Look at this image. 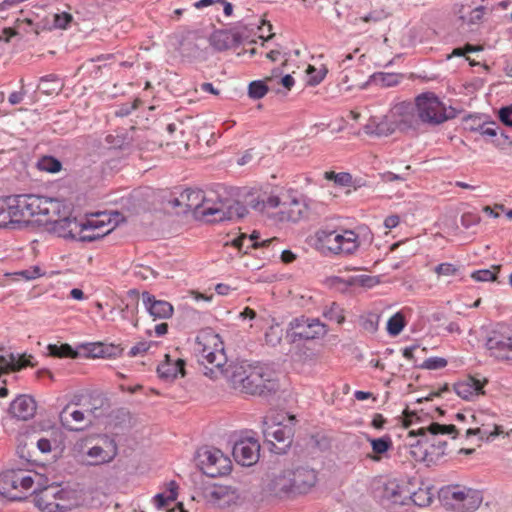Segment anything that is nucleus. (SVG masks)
<instances>
[{"instance_id": "1", "label": "nucleus", "mask_w": 512, "mask_h": 512, "mask_svg": "<svg viewBox=\"0 0 512 512\" xmlns=\"http://www.w3.org/2000/svg\"><path fill=\"white\" fill-rule=\"evenodd\" d=\"M225 378L231 388L246 394H263L276 389L273 373L265 365L251 364L246 361L231 363L227 366Z\"/></svg>"}, {"instance_id": "2", "label": "nucleus", "mask_w": 512, "mask_h": 512, "mask_svg": "<svg viewBox=\"0 0 512 512\" xmlns=\"http://www.w3.org/2000/svg\"><path fill=\"white\" fill-rule=\"evenodd\" d=\"M318 481L314 469L300 463L284 466L270 479L268 490L278 497L299 496L309 493Z\"/></svg>"}, {"instance_id": "3", "label": "nucleus", "mask_w": 512, "mask_h": 512, "mask_svg": "<svg viewBox=\"0 0 512 512\" xmlns=\"http://www.w3.org/2000/svg\"><path fill=\"white\" fill-rule=\"evenodd\" d=\"M194 353L210 379L222 378L227 373V356L220 336L212 329L201 330L195 339Z\"/></svg>"}, {"instance_id": "4", "label": "nucleus", "mask_w": 512, "mask_h": 512, "mask_svg": "<svg viewBox=\"0 0 512 512\" xmlns=\"http://www.w3.org/2000/svg\"><path fill=\"white\" fill-rule=\"evenodd\" d=\"M359 230L323 227L311 237V245L324 256H350L361 246Z\"/></svg>"}, {"instance_id": "5", "label": "nucleus", "mask_w": 512, "mask_h": 512, "mask_svg": "<svg viewBox=\"0 0 512 512\" xmlns=\"http://www.w3.org/2000/svg\"><path fill=\"white\" fill-rule=\"evenodd\" d=\"M410 435L421 437L417 443L425 446L423 460L432 461L445 454L448 439H456L458 430L452 424L430 422L427 426L410 431Z\"/></svg>"}, {"instance_id": "6", "label": "nucleus", "mask_w": 512, "mask_h": 512, "mask_svg": "<svg viewBox=\"0 0 512 512\" xmlns=\"http://www.w3.org/2000/svg\"><path fill=\"white\" fill-rule=\"evenodd\" d=\"M247 208L238 201L220 199L216 192H204V200L197 212L196 218L206 222H222L243 218Z\"/></svg>"}, {"instance_id": "7", "label": "nucleus", "mask_w": 512, "mask_h": 512, "mask_svg": "<svg viewBox=\"0 0 512 512\" xmlns=\"http://www.w3.org/2000/svg\"><path fill=\"white\" fill-rule=\"evenodd\" d=\"M41 475L32 470L9 469L0 474V495L11 500H22L33 489Z\"/></svg>"}, {"instance_id": "8", "label": "nucleus", "mask_w": 512, "mask_h": 512, "mask_svg": "<svg viewBox=\"0 0 512 512\" xmlns=\"http://www.w3.org/2000/svg\"><path fill=\"white\" fill-rule=\"evenodd\" d=\"M283 415H277L275 419L266 416L263 419V436L265 441L270 444V450L277 454H282L290 446L293 430L289 425L282 423Z\"/></svg>"}, {"instance_id": "9", "label": "nucleus", "mask_w": 512, "mask_h": 512, "mask_svg": "<svg viewBox=\"0 0 512 512\" xmlns=\"http://www.w3.org/2000/svg\"><path fill=\"white\" fill-rule=\"evenodd\" d=\"M443 496L446 505L456 512H473L483 501L481 491L459 485L447 487Z\"/></svg>"}, {"instance_id": "10", "label": "nucleus", "mask_w": 512, "mask_h": 512, "mask_svg": "<svg viewBox=\"0 0 512 512\" xmlns=\"http://www.w3.org/2000/svg\"><path fill=\"white\" fill-rule=\"evenodd\" d=\"M255 208L265 212L267 208H279L277 219L281 222H298L307 214V205L303 199L292 198L283 201L276 195H270L262 203H257Z\"/></svg>"}, {"instance_id": "11", "label": "nucleus", "mask_w": 512, "mask_h": 512, "mask_svg": "<svg viewBox=\"0 0 512 512\" xmlns=\"http://www.w3.org/2000/svg\"><path fill=\"white\" fill-rule=\"evenodd\" d=\"M418 118L426 124L438 125L448 119L445 105L433 92H424L415 99Z\"/></svg>"}, {"instance_id": "12", "label": "nucleus", "mask_w": 512, "mask_h": 512, "mask_svg": "<svg viewBox=\"0 0 512 512\" xmlns=\"http://www.w3.org/2000/svg\"><path fill=\"white\" fill-rule=\"evenodd\" d=\"M35 505L42 512H66L71 509L67 500L68 492L57 486H48L42 490L33 487Z\"/></svg>"}, {"instance_id": "13", "label": "nucleus", "mask_w": 512, "mask_h": 512, "mask_svg": "<svg viewBox=\"0 0 512 512\" xmlns=\"http://www.w3.org/2000/svg\"><path fill=\"white\" fill-rule=\"evenodd\" d=\"M198 465L205 475L215 478L227 475L232 462L221 450L208 448L198 454Z\"/></svg>"}, {"instance_id": "14", "label": "nucleus", "mask_w": 512, "mask_h": 512, "mask_svg": "<svg viewBox=\"0 0 512 512\" xmlns=\"http://www.w3.org/2000/svg\"><path fill=\"white\" fill-rule=\"evenodd\" d=\"M16 209L24 211L30 219L35 215H48L59 212L62 201L36 195H18L15 197Z\"/></svg>"}, {"instance_id": "15", "label": "nucleus", "mask_w": 512, "mask_h": 512, "mask_svg": "<svg viewBox=\"0 0 512 512\" xmlns=\"http://www.w3.org/2000/svg\"><path fill=\"white\" fill-rule=\"evenodd\" d=\"M327 333L325 324L316 318L299 317L289 324L288 336L295 341L313 340Z\"/></svg>"}, {"instance_id": "16", "label": "nucleus", "mask_w": 512, "mask_h": 512, "mask_svg": "<svg viewBox=\"0 0 512 512\" xmlns=\"http://www.w3.org/2000/svg\"><path fill=\"white\" fill-rule=\"evenodd\" d=\"M474 427L466 431V437L476 435L480 440L489 441L501 433L497 425V416L487 410H478L470 415Z\"/></svg>"}, {"instance_id": "17", "label": "nucleus", "mask_w": 512, "mask_h": 512, "mask_svg": "<svg viewBox=\"0 0 512 512\" xmlns=\"http://www.w3.org/2000/svg\"><path fill=\"white\" fill-rule=\"evenodd\" d=\"M59 208L58 218L51 222V231L58 237L65 239L75 240L78 232L81 231L79 226L80 221L76 217L68 215L70 213V206L62 202Z\"/></svg>"}, {"instance_id": "18", "label": "nucleus", "mask_w": 512, "mask_h": 512, "mask_svg": "<svg viewBox=\"0 0 512 512\" xmlns=\"http://www.w3.org/2000/svg\"><path fill=\"white\" fill-rule=\"evenodd\" d=\"M260 445L254 438H243L233 446L235 460L243 466H251L259 459Z\"/></svg>"}, {"instance_id": "19", "label": "nucleus", "mask_w": 512, "mask_h": 512, "mask_svg": "<svg viewBox=\"0 0 512 512\" xmlns=\"http://www.w3.org/2000/svg\"><path fill=\"white\" fill-rule=\"evenodd\" d=\"M204 200V191L201 189H185L179 195V197L170 200V204L173 208L183 207L182 212H193L194 216H197L199 208Z\"/></svg>"}, {"instance_id": "20", "label": "nucleus", "mask_w": 512, "mask_h": 512, "mask_svg": "<svg viewBox=\"0 0 512 512\" xmlns=\"http://www.w3.org/2000/svg\"><path fill=\"white\" fill-rule=\"evenodd\" d=\"M486 348L498 360H512V336L494 333L488 337Z\"/></svg>"}, {"instance_id": "21", "label": "nucleus", "mask_w": 512, "mask_h": 512, "mask_svg": "<svg viewBox=\"0 0 512 512\" xmlns=\"http://www.w3.org/2000/svg\"><path fill=\"white\" fill-rule=\"evenodd\" d=\"M411 499V492L400 485L397 481H388L383 488L382 503L389 507L391 505H408Z\"/></svg>"}, {"instance_id": "22", "label": "nucleus", "mask_w": 512, "mask_h": 512, "mask_svg": "<svg viewBox=\"0 0 512 512\" xmlns=\"http://www.w3.org/2000/svg\"><path fill=\"white\" fill-rule=\"evenodd\" d=\"M118 450L114 439L105 437L103 439V446H93L87 451V456L93 460L89 462L90 465H101L113 461L117 456Z\"/></svg>"}, {"instance_id": "23", "label": "nucleus", "mask_w": 512, "mask_h": 512, "mask_svg": "<svg viewBox=\"0 0 512 512\" xmlns=\"http://www.w3.org/2000/svg\"><path fill=\"white\" fill-rule=\"evenodd\" d=\"M142 301L146 311L154 319H167L173 314V306L164 300H157L148 292L142 293Z\"/></svg>"}, {"instance_id": "24", "label": "nucleus", "mask_w": 512, "mask_h": 512, "mask_svg": "<svg viewBox=\"0 0 512 512\" xmlns=\"http://www.w3.org/2000/svg\"><path fill=\"white\" fill-rule=\"evenodd\" d=\"M389 117L394 126L399 129L409 127L414 118V106L411 102L402 101L393 105L389 111Z\"/></svg>"}, {"instance_id": "25", "label": "nucleus", "mask_w": 512, "mask_h": 512, "mask_svg": "<svg viewBox=\"0 0 512 512\" xmlns=\"http://www.w3.org/2000/svg\"><path fill=\"white\" fill-rule=\"evenodd\" d=\"M9 412L19 420H28L36 412V403L32 397L21 395L10 404Z\"/></svg>"}, {"instance_id": "26", "label": "nucleus", "mask_w": 512, "mask_h": 512, "mask_svg": "<svg viewBox=\"0 0 512 512\" xmlns=\"http://www.w3.org/2000/svg\"><path fill=\"white\" fill-rule=\"evenodd\" d=\"M184 364L180 358L172 359L169 355H165V360L157 367L158 375L166 381H172L179 375H184Z\"/></svg>"}, {"instance_id": "27", "label": "nucleus", "mask_w": 512, "mask_h": 512, "mask_svg": "<svg viewBox=\"0 0 512 512\" xmlns=\"http://www.w3.org/2000/svg\"><path fill=\"white\" fill-rule=\"evenodd\" d=\"M456 394L464 400H472L474 397L483 393V383L474 378L467 377L454 386Z\"/></svg>"}, {"instance_id": "28", "label": "nucleus", "mask_w": 512, "mask_h": 512, "mask_svg": "<svg viewBox=\"0 0 512 512\" xmlns=\"http://www.w3.org/2000/svg\"><path fill=\"white\" fill-rule=\"evenodd\" d=\"M85 420V415L82 411L74 409L71 410L70 404H66L59 412V421L61 425L70 431H79L81 428L74 426V424L82 423Z\"/></svg>"}, {"instance_id": "29", "label": "nucleus", "mask_w": 512, "mask_h": 512, "mask_svg": "<svg viewBox=\"0 0 512 512\" xmlns=\"http://www.w3.org/2000/svg\"><path fill=\"white\" fill-rule=\"evenodd\" d=\"M210 45L217 51H224L233 47L238 38L236 34L228 30H217L209 38Z\"/></svg>"}, {"instance_id": "30", "label": "nucleus", "mask_w": 512, "mask_h": 512, "mask_svg": "<svg viewBox=\"0 0 512 512\" xmlns=\"http://www.w3.org/2000/svg\"><path fill=\"white\" fill-rule=\"evenodd\" d=\"M30 365V361L24 355L9 353L8 355H0V375L9 370H20Z\"/></svg>"}, {"instance_id": "31", "label": "nucleus", "mask_w": 512, "mask_h": 512, "mask_svg": "<svg viewBox=\"0 0 512 512\" xmlns=\"http://www.w3.org/2000/svg\"><path fill=\"white\" fill-rule=\"evenodd\" d=\"M367 440L371 444L373 451V455H369V458L374 461L381 460L382 456L393 447L392 439L388 435L382 436L380 438L368 437Z\"/></svg>"}, {"instance_id": "32", "label": "nucleus", "mask_w": 512, "mask_h": 512, "mask_svg": "<svg viewBox=\"0 0 512 512\" xmlns=\"http://www.w3.org/2000/svg\"><path fill=\"white\" fill-rule=\"evenodd\" d=\"M8 224L11 228H23L27 227L31 220L24 214V211L16 209L15 198L7 207Z\"/></svg>"}, {"instance_id": "33", "label": "nucleus", "mask_w": 512, "mask_h": 512, "mask_svg": "<svg viewBox=\"0 0 512 512\" xmlns=\"http://www.w3.org/2000/svg\"><path fill=\"white\" fill-rule=\"evenodd\" d=\"M88 224L92 227V231L96 234L103 233V237L109 234L114 228L115 224L112 223L110 217L106 214H97L88 219Z\"/></svg>"}, {"instance_id": "34", "label": "nucleus", "mask_w": 512, "mask_h": 512, "mask_svg": "<svg viewBox=\"0 0 512 512\" xmlns=\"http://www.w3.org/2000/svg\"><path fill=\"white\" fill-rule=\"evenodd\" d=\"M275 83L276 79L274 78H268L266 81H252L248 87V95L252 99H261L269 90L274 89Z\"/></svg>"}, {"instance_id": "35", "label": "nucleus", "mask_w": 512, "mask_h": 512, "mask_svg": "<svg viewBox=\"0 0 512 512\" xmlns=\"http://www.w3.org/2000/svg\"><path fill=\"white\" fill-rule=\"evenodd\" d=\"M259 234L257 232H253L250 236L243 235L233 241L234 245L238 247L240 250L249 249V248H258L269 245L273 239H266L262 242L258 241Z\"/></svg>"}, {"instance_id": "36", "label": "nucleus", "mask_w": 512, "mask_h": 512, "mask_svg": "<svg viewBox=\"0 0 512 512\" xmlns=\"http://www.w3.org/2000/svg\"><path fill=\"white\" fill-rule=\"evenodd\" d=\"M38 89L47 95L58 93L62 89V82L54 74L46 75L40 78Z\"/></svg>"}, {"instance_id": "37", "label": "nucleus", "mask_w": 512, "mask_h": 512, "mask_svg": "<svg viewBox=\"0 0 512 512\" xmlns=\"http://www.w3.org/2000/svg\"><path fill=\"white\" fill-rule=\"evenodd\" d=\"M373 82L376 84H379L381 87H395L403 79L402 74L399 73H385V72H379L375 73L371 76Z\"/></svg>"}, {"instance_id": "38", "label": "nucleus", "mask_w": 512, "mask_h": 512, "mask_svg": "<svg viewBox=\"0 0 512 512\" xmlns=\"http://www.w3.org/2000/svg\"><path fill=\"white\" fill-rule=\"evenodd\" d=\"M327 73L328 69L324 64H320L319 66L309 64L306 69L307 83L311 86H316L324 80Z\"/></svg>"}, {"instance_id": "39", "label": "nucleus", "mask_w": 512, "mask_h": 512, "mask_svg": "<svg viewBox=\"0 0 512 512\" xmlns=\"http://www.w3.org/2000/svg\"><path fill=\"white\" fill-rule=\"evenodd\" d=\"M79 226L81 227V231L77 233L75 237L76 241L93 242L103 238V233L96 234V232L92 231V227L88 224V219L80 220Z\"/></svg>"}, {"instance_id": "40", "label": "nucleus", "mask_w": 512, "mask_h": 512, "mask_svg": "<svg viewBox=\"0 0 512 512\" xmlns=\"http://www.w3.org/2000/svg\"><path fill=\"white\" fill-rule=\"evenodd\" d=\"M500 271L499 265H493L488 269H480L471 273V278L477 282H492L497 279V274Z\"/></svg>"}, {"instance_id": "41", "label": "nucleus", "mask_w": 512, "mask_h": 512, "mask_svg": "<svg viewBox=\"0 0 512 512\" xmlns=\"http://www.w3.org/2000/svg\"><path fill=\"white\" fill-rule=\"evenodd\" d=\"M405 327V318L401 312L392 315L387 321V331L390 336L399 335Z\"/></svg>"}, {"instance_id": "42", "label": "nucleus", "mask_w": 512, "mask_h": 512, "mask_svg": "<svg viewBox=\"0 0 512 512\" xmlns=\"http://www.w3.org/2000/svg\"><path fill=\"white\" fill-rule=\"evenodd\" d=\"M61 162L52 156H43L37 162V168L49 173H57L61 170Z\"/></svg>"}, {"instance_id": "43", "label": "nucleus", "mask_w": 512, "mask_h": 512, "mask_svg": "<svg viewBox=\"0 0 512 512\" xmlns=\"http://www.w3.org/2000/svg\"><path fill=\"white\" fill-rule=\"evenodd\" d=\"M323 315L326 319L334 321L337 324H342L345 321L344 309L335 302L325 308Z\"/></svg>"}, {"instance_id": "44", "label": "nucleus", "mask_w": 512, "mask_h": 512, "mask_svg": "<svg viewBox=\"0 0 512 512\" xmlns=\"http://www.w3.org/2000/svg\"><path fill=\"white\" fill-rule=\"evenodd\" d=\"M47 350L51 356L54 357H70L76 358L78 353L75 352L72 347L68 344H62L60 346L56 344H49Z\"/></svg>"}, {"instance_id": "45", "label": "nucleus", "mask_w": 512, "mask_h": 512, "mask_svg": "<svg viewBox=\"0 0 512 512\" xmlns=\"http://www.w3.org/2000/svg\"><path fill=\"white\" fill-rule=\"evenodd\" d=\"M16 29L17 31H23L26 34L33 33L38 35L43 29H45V25L41 23H34L31 19H18Z\"/></svg>"}, {"instance_id": "46", "label": "nucleus", "mask_w": 512, "mask_h": 512, "mask_svg": "<svg viewBox=\"0 0 512 512\" xmlns=\"http://www.w3.org/2000/svg\"><path fill=\"white\" fill-rule=\"evenodd\" d=\"M228 491L223 486H212L206 489V498L214 505L221 506L222 499L227 495Z\"/></svg>"}, {"instance_id": "47", "label": "nucleus", "mask_w": 512, "mask_h": 512, "mask_svg": "<svg viewBox=\"0 0 512 512\" xmlns=\"http://www.w3.org/2000/svg\"><path fill=\"white\" fill-rule=\"evenodd\" d=\"M433 270L438 277H456L460 274V268L449 262L440 263Z\"/></svg>"}, {"instance_id": "48", "label": "nucleus", "mask_w": 512, "mask_h": 512, "mask_svg": "<svg viewBox=\"0 0 512 512\" xmlns=\"http://www.w3.org/2000/svg\"><path fill=\"white\" fill-rule=\"evenodd\" d=\"M359 282H360L359 277H354V276H349L347 278L335 276L330 279L331 285L334 288L341 290V291H345L349 287L354 286Z\"/></svg>"}, {"instance_id": "49", "label": "nucleus", "mask_w": 512, "mask_h": 512, "mask_svg": "<svg viewBox=\"0 0 512 512\" xmlns=\"http://www.w3.org/2000/svg\"><path fill=\"white\" fill-rule=\"evenodd\" d=\"M431 501V495L427 491L420 489L413 494L411 493V499L409 500V503L412 502L419 507H425L428 506Z\"/></svg>"}, {"instance_id": "50", "label": "nucleus", "mask_w": 512, "mask_h": 512, "mask_svg": "<svg viewBox=\"0 0 512 512\" xmlns=\"http://www.w3.org/2000/svg\"><path fill=\"white\" fill-rule=\"evenodd\" d=\"M72 20L73 17L68 12L55 13L53 15V27L57 29H66Z\"/></svg>"}, {"instance_id": "51", "label": "nucleus", "mask_w": 512, "mask_h": 512, "mask_svg": "<svg viewBox=\"0 0 512 512\" xmlns=\"http://www.w3.org/2000/svg\"><path fill=\"white\" fill-rule=\"evenodd\" d=\"M325 178L328 180H333L336 184L341 186H348L352 182V176L346 172H326Z\"/></svg>"}, {"instance_id": "52", "label": "nucleus", "mask_w": 512, "mask_h": 512, "mask_svg": "<svg viewBox=\"0 0 512 512\" xmlns=\"http://www.w3.org/2000/svg\"><path fill=\"white\" fill-rule=\"evenodd\" d=\"M281 338V330L278 327L271 326L265 333L266 343L271 346H276L277 344H279Z\"/></svg>"}, {"instance_id": "53", "label": "nucleus", "mask_w": 512, "mask_h": 512, "mask_svg": "<svg viewBox=\"0 0 512 512\" xmlns=\"http://www.w3.org/2000/svg\"><path fill=\"white\" fill-rule=\"evenodd\" d=\"M175 499L176 492L174 491V489H171L169 495L167 496L162 493H158L157 495H155L153 497V502L157 508L161 509L164 508L168 504V502L174 501Z\"/></svg>"}, {"instance_id": "54", "label": "nucleus", "mask_w": 512, "mask_h": 512, "mask_svg": "<svg viewBox=\"0 0 512 512\" xmlns=\"http://www.w3.org/2000/svg\"><path fill=\"white\" fill-rule=\"evenodd\" d=\"M179 51L183 57L194 58L197 56L198 48L194 43L190 41H184L181 43Z\"/></svg>"}, {"instance_id": "55", "label": "nucleus", "mask_w": 512, "mask_h": 512, "mask_svg": "<svg viewBox=\"0 0 512 512\" xmlns=\"http://www.w3.org/2000/svg\"><path fill=\"white\" fill-rule=\"evenodd\" d=\"M481 218L477 213L465 212L461 216V225L465 228H471L479 224Z\"/></svg>"}, {"instance_id": "56", "label": "nucleus", "mask_w": 512, "mask_h": 512, "mask_svg": "<svg viewBox=\"0 0 512 512\" xmlns=\"http://www.w3.org/2000/svg\"><path fill=\"white\" fill-rule=\"evenodd\" d=\"M15 275L22 277L23 279L29 281L34 280L40 277L41 270L38 266L31 267L29 269L21 270L19 272H16Z\"/></svg>"}, {"instance_id": "57", "label": "nucleus", "mask_w": 512, "mask_h": 512, "mask_svg": "<svg viewBox=\"0 0 512 512\" xmlns=\"http://www.w3.org/2000/svg\"><path fill=\"white\" fill-rule=\"evenodd\" d=\"M379 121H380V118L371 117L368 120V123L364 127L365 132L367 134H374V135H378V136H382L383 134H385V130H377Z\"/></svg>"}, {"instance_id": "58", "label": "nucleus", "mask_w": 512, "mask_h": 512, "mask_svg": "<svg viewBox=\"0 0 512 512\" xmlns=\"http://www.w3.org/2000/svg\"><path fill=\"white\" fill-rule=\"evenodd\" d=\"M396 126H394V123L391 121V118L389 117V114L386 115L384 118L380 119L377 130H385L384 135L392 134L396 130Z\"/></svg>"}, {"instance_id": "59", "label": "nucleus", "mask_w": 512, "mask_h": 512, "mask_svg": "<svg viewBox=\"0 0 512 512\" xmlns=\"http://www.w3.org/2000/svg\"><path fill=\"white\" fill-rule=\"evenodd\" d=\"M149 348H150L149 342L141 341V342H138L137 344H135L134 346H132L131 349L129 350L128 354L131 357H135V356L144 354L146 351L149 350Z\"/></svg>"}, {"instance_id": "60", "label": "nucleus", "mask_w": 512, "mask_h": 512, "mask_svg": "<svg viewBox=\"0 0 512 512\" xmlns=\"http://www.w3.org/2000/svg\"><path fill=\"white\" fill-rule=\"evenodd\" d=\"M499 119L506 126L512 127V104L499 110Z\"/></svg>"}, {"instance_id": "61", "label": "nucleus", "mask_w": 512, "mask_h": 512, "mask_svg": "<svg viewBox=\"0 0 512 512\" xmlns=\"http://www.w3.org/2000/svg\"><path fill=\"white\" fill-rule=\"evenodd\" d=\"M447 365V360L441 357H431L425 361V367L428 369H441Z\"/></svg>"}, {"instance_id": "62", "label": "nucleus", "mask_w": 512, "mask_h": 512, "mask_svg": "<svg viewBox=\"0 0 512 512\" xmlns=\"http://www.w3.org/2000/svg\"><path fill=\"white\" fill-rule=\"evenodd\" d=\"M478 130L483 136L494 137L497 135V126L494 122L480 125Z\"/></svg>"}, {"instance_id": "63", "label": "nucleus", "mask_w": 512, "mask_h": 512, "mask_svg": "<svg viewBox=\"0 0 512 512\" xmlns=\"http://www.w3.org/2000/svg\"><path fill=\"white\" fill-rule=\"evenodd\" d=\"M20 82H21V90L12 92L8 97V101L11 105L19 104L23 100V98L26 94V91L24 90L23 80H21Z\"/></svg>"}, {"instance_id": "64", "label": "nucleus", "mask_w": 512, "mask_h": 512, "mask_svg": "<svg viewBox=\"0 0 512 512\" xmlns=\"http://www.w3.org/2000/svg\"><path fill=\"white\" fill-rule=\"evenodd\" d=\"M485 10L486 8L484 6H478L476 8H474L471 12H470V16H469V22L470 23H477L479 22L484 14H485Z\"/></svg>"}]
</instances>
